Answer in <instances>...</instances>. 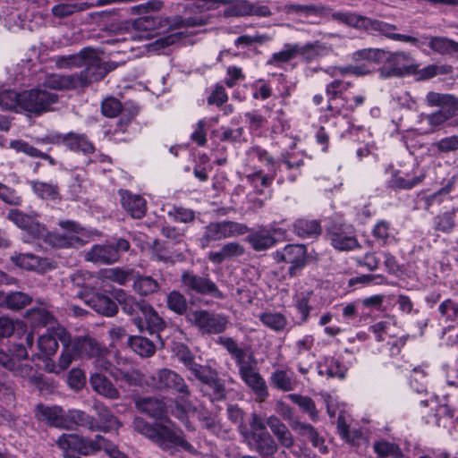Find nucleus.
Masks as SVG:
<instances>
[{"label":"nucleus","mask_w":458,"mask_h":458,"mask_svg":"<svg viewBox=\"0 0 458 458\" xmlns=\"http://www.w3.org/2000/svg\"><path fill=\"white\" fill-rule=\"evenodd\" d=\"M247 232H249V227L242 223L229 220L211 222L204 227L198 242L201 249H207L212 242L243 235Z\"/></svg>","instance_id":"f257e3e1"},{"label":"nucleus","mask_w":458,"mask_h":458,"mask_svg":"<svg viewBox=\"0 0 458 458\" xmlns=\"http://www.w3.org/2000/svg\"><path fill=\"white\" fill-rule=\"evenodd\" d=\"M72 349L80 357L94 359V365L100 371H108L111 363L106 360L108 350L91 336H78L72 341Z\"/></svg>","instance_id":"f03ea898"},{"label":"nucleus","mask_w":458,"mask_h":458,"mask_svg":"<svg viewBox=\"0 0 458 458\" xmlns=\"http://www.w3.org/2000/svg\"><path fill=\"white\" fill-rule=\"evenodd\" d=\"M84 69L77 73L79 88L88 86L94 81L103 80L106 74L115 68L113 63H106L101 60L98 53L93 49L87 50Z\"/></svg>","instance_id":"7ed1b4c3"},{"label":"nucleus","mask_w":458,"mask_h":458,"mask_svg":"<svg viewBox=\"0 0 458 458\" xmlns=\"http://www.w3.org/2000/svg\"><path fill=\"white\" fill-rule=\"evenodd\" d=\"M130 242L123 239H116L114 243L95 244L84 255L85 260L96 264H112L119 260L120 253L128 251Z\"/></svg>","instance_id":"20e7f679"},{"label":"nucleus","mask_w":458,"mask_h":458,"mask_svg":"<svg viewBox=\"0 0 458 458\" xmlns=\"http://www.w3.org/2000/svg\"><path fill=\"white\" fill-rule=\"evenodd\" d=\"M201 383L200 391L211 402L222 401L226 397L225 386L216 369L204 365L194 375Z\"/></svg>","instance_id":"39448f33"},{"label":"nucleus","mask_w":458,"mask_h":458,"mask_svg":"<svg viewBox=\"0 0 458 458\" xmlns=\"http://www.w3.org/2000/svg\"><path fill=\"white\" fill-rule=\"evenodd\" d=\"M181 283L182 288L187 293H197L200 295L211 296L215 299L222 300L224 293L218 289L215 282L208 276H201L193 271L185 270L182 273Z\"/></svg>","instance_id":"423d86ee"},{"label":"nucleus","mask_w":458,"mask_h":458,"mask_svg":"<svg viewBox=\"0 0 458 458\" xmlns=\"http://www.w3.org/2000/svg\"><path fill=\"white\" fill-rule=\"evenodd\" d=\"M152 441L165 451L181 447L182 450L192 454L198 453L193 445L185 439L181 430H176L163 423H157L155 437H153Z\"/></svg>","instance_id":"0eeeda50"},{"label":"nucleus","mask_w":458,"mask_h":458,"mask_svg":"<svg viewBox=\"0 0 458 458\" xmlns=\"http://www.w3.org/2000/svg\"><path fill=\"white\" fill-rule=\"evenodd\" d=\"M101 443H104V437L101 435L89 438L77 434H63L56 441L61 449L75 451L82 455H89L101 450Z\"/></svg>","instance_id":"6e6552de"},{"label":"nucleus","mask_w":458,"mask_h":458,"mask_svg":"<svg viewBox=\"0 0 458 458\" xmlns=\"http://www.w3.org/2000/svg\"><path fill=\"white\" fill-rule=\"evenodd\" d=\"M188 317L190 321L197 327L202 334H221L225 331L228 325V320L225 316L211 313L204 310L191 311Z\"/></svg>","instance_id":"1a4fd4ad"},{"label":"nucleus","mask_w":458,"mask_h":458,"mask_svg":"<svg viewBox=\"0 0 458 458\" xmlns=\"http://www.w3.org/2000/svg\"><path fill=\"white\" fill-rule=\"evenodd\" d=\"M327 238L339 251H349L360 247L355 230L350 225L332 224L327 229Z\"/></svg>","instance_id":"9d476101"},{"label":"nucleus","mask_w":458,"mask_h":458,"mask_svg":"<svg viewBox=\"0 0 458 458\" xmlns=\"http://www.w3.org/2000/svg\"><path fill=\"white\" fill-rule=\"evenodd\" d=\"M58 96L45 89H30L21 92V109L30 114H40L50 109Z\"/></svg>","instance_id":"9b49d317"},{"label":"nucleus","mask_w":458,"mask_h":458,"mask_svg":"<svg viewBox=\"0 0 458 458\" xmlns=\"http://www.w3.org/2000/svg\"><path fill=\"white\" fill-rule=\"evenodd\" d=\"M363 30L386 37L391 40L408 42L413 46H419L424 42L416 37L397 33V27L394 24L388 23L380 20L366 17Z\"/></svg>","instance_id":"f8f14e48"},{"label":"nucleus","mask_w":458,"mask_h":458,"mask_svg":"<svg viewBox=\"0 0 458 458\" xmlns=\"http://www.w3.org/2000/svg\"><path fill=\"white\" fill-rule=\"evenodd\" d=\"M275 259L291 264L288 273L292 277L296 276L307 263V248L303 244H288L275 252Z\"/></svg>","instance_id":"ddd939ff"},{"label":"nucleus","mask_w":458,"mask_h":458,"mask_svg":"<svg viewBox=\"0 0 458 458\" xmlns=\"http://www.w3.org/2000/svg\"><path fill=\"white\" fill-rule=\"evenodd\" d=\"M153 380L156 381V387L159 390H173L184 396H191V394L184 378L170 369H159L156 377H153Z\"/></svg>","instance_id":"4468645a"},{"label":"nucleus","mask_w":458,"mask_h":458,"mask_svg":"<svg viewBox=\"0 0 458 458\" xmlns=\"http://www.w3.org/2000/svg\"><path fill=\"white\" fill-rule=\"evenodd\" d=\"M7 218L33 238L44 237L47 233L45 225L38 222L36 217L32 215L24 214L19 209H11L8 212Z\"/></svg>","instance_id":"2eb2a0df"},{"label":"nucleus","mask_w":458,"mask_h":458,"mask_svg":"<svg viewBox=\"0 0 458 458\" xmlns=\"http://www.w3.org/2000/svg\"><path fill=\"white\" fill-rule=\"evenodd\" d=\"M244 441L261 458H273L278 451V444L268 431H263L260 434L253 433L246 437Z\"/></svg>","instance_id":"dca6fc26"},{"label":"nucleus","mask_w":458,"mask_h":458,"mask_svg":"<svg viewBox=\"0 0 458 458\" xmlns=\"http://www.w3.org/2000/svg\"><path fill=\"white\" fill-rule=\"evenodd\" d=\"M59 225L64 230L63 234L55 236V244L60 248L75 247L82 244L81 234L84 229L74 221H60Z\"/></svg>","instance_id":"f3484780"},{"label":"nucleus","mask_w":458,"mask_h":458,"mask_svg":"<svg viewBox=\"0 0 458 458\" xmlns=\"http://www.w3.org/2000/svg\"><path fill=\"white\" fill-rule=\"evenodd\" d=\"M385 59L387 64L380 69L382 78L402 76L405 71V63L410 60V55L405 52L386 53Z\"/></svg>","instance_id":"a211bd4d"},{"label":"nucleus","mask_w":458,"mask_h":458,"mask_svg":"<svg viewBox=\"0 0 458 458\" xmlns=\"http://www.w3.org/2000/svg\"><path fill=\"white\" fill-rule=\"evenodd\" d=\"M267 425L277 440L278 446L291 449L295 444V439L288 427L276 415L267 418Z\"/></svg>","instance_id":"6ab92c4d"},{"label":"nucleus","mask_w":458,"mask_h":458,"mask_svg":"<svg viewBox=\"0 0 458 458\" xmlns=\"http://www.w3.org/2000/svg\"><path fill=\"white\" fill-rule=\"evenodd\" d=\"M121 204L132 218H141L147 211V203L140 195L132 194L127 190H120Z\"/></svg>","instance_id":"aec40b11"},{"label":"nucleus","mask_w":458,"mask_h":458,"mask_svg":"<svg viewBox=\"0 0 458 458\" xmlns=\"http://www.w3.org/2000/svg\"><path fill=\"white\" fill-rule=\"evenodd\" d=\"M240 377L253 391L258 402H264L267 398V386L261 375L256 370V367L241 373Z\"/></svg>","instance_id":"412c9836"},{"label":"nucleus","mask_w":458,"mask_h":458,"mask_svg":"<svg viewBox=\"0 0 458 458\" xmlns=\"http://www.w3.org/2000/svg\"><path fill=\"white\" fill-rule=\"evenodd\" d=\"M118 301L123 312L131 318L133 324L137 327H142V318L145 308L148 304L145 300H136L134 296L128 295L119 298Z\"/></svg>","instance_id":"4be33fe9"},{"label":"nucleus","mask_w":458,"mask_h":458,"mask_svg":"<svg viewBox=\"0 0 458 458\" xmlns=\"http://www.w3.org/2000/svg\"><path fill=\"white\" fill-rule=\"evenodd\" d=\"M94 408L99 419V422L95 419L94 424L97 428H94V431L106 433L111 430H117L122 426V422L107 406L97 403Z\"/></svg>","instance_id":"5701e85b"},{"label":"nucleus","mask_w":458,"mask_h":458,"mask_svg":"<svg viewBox=\"0 0 458 458\" xmlns=\"http://www.w3.org/2000/svg\"><path fill=\"white\" fill-rule=\"evenodd\" d=\"M136 408L151 418L161 419L167 411L164 399L157 397H139L135 400Z\"/></svg>","instance_id":"b1692460"},{"label":"nucleus","mask_w":458,"mask_h":458,"mask_svg":"<svg viewBox=\"0 0 458 458\" xmlns=\"http://www.w3.org/2000/svg\"><path fill=\"white\" fill-rule=\"evenodd\" d=\"M85 302L96 312L106 317H113L118 311L115 301L103 293H94Z\"/></svg>","instance_id":"393cba45"},{"label":"nucleus","mask_w":458,"mask_h":458,"mask_svg":"<svg viewBox=\"0 0 458 458\" xmlns=\"http://www.w3.org/2000/svg\"><path fill=\"white\" fill-rule=\"evenodd\" d=\"M420 39L424 43L417 46L418 47L428 44L432 51L440 55L458 54V43L447 38L423 36Z\"/></svg>","instance_id":"a878e982"},{"label":"nucleus","mask_w":458,"mask_h":458,"mask_svg":"<svg viewBox=\"0 0 458 458\" xmlns=\"http://www.w3.org/2000/svg\"><path fill=\"white\" fill-rule=\"evenodd\" d=\"M346 372V366L335 357H324L318 364V375L326 376L327 377L344 379Z\"/></svg>","instance_id":"bb28decb"},{"label":"nucleus","mask_w":458,"mask_h":458,"mask_svg":"<svg viewBox=\"0 0 458 458\" xmlns=\"http://www.w3.org/2000/svg\"><path fill=\"white\" fill-rule=\"evenodd\" d=\"M425 178V174L420 172L419 174L411 175L409 173L396 170L393 173L388 182L390 187L401 190H410L420 184Z\"/></svg>","instance_id":"cd10ccee"},{"label":"nucleus","mask_w":458,"mask_h":458,"mask_svg":"<svg viewBox=\"0 0 458 458\" xmlns=\"http://www.w3.org/2000/svg\"><path fill=\"white\" fill-rule=\"evenodd\" d=\"M89 383L95 392L106 398L118 399L120 397L118 389L108 378L99 373L92 374Z\"/></svg>","instance_id":"c85d7f7f"},{"label":"nucleus","mask_w":458,"mask_h":458,"mask_svg":"<svg viewBox=\"0 0 458 458\" xmlns=\"http://www.w3.org/2000/svg\"><path fill=\"white\" fill-rule=\"evenodd\" d=\"M11 260L21 268L35 271L45 270L48 265L47 259L33 254L14 253L11 256Z\"/></svg>","instance_id":"c756f323"},{"label":"nucleus","mask_w":458,"mask_h":458,"mask_svg":"<svg viewBox=\"0 0 458 458\" xmlns=\"http://www.w3.org/2000/svg\"><path fill=\"white\" fill-rule=\"evenodd\" d=\"M248 233H250L246 237V241L256 251L266 250L273 247L276 242L275 237L265 229L252 231L249 228Z\"/></svg>","instance_id":"7c9ffc66"},{"label":"nucleus","mask_w":458,"mask_h":458,"mask_svg":"<svg viewBox=\"0 0 458 458\" xmlns=\"http://www.w3.org/2000/svg\"><path fill=\"white\" fill-rule=\"evenodd\" d=\"M31 301V296L22 292L0 293V304L12 310H20Z\"/></svg>","instance_id":"2f4dec72"},{"label":"nucleus","mask_w":458,"mask_h":458,"mask_svg":"<svg viewBox=\"0 0 458 458\" xmlns=\"http://www.w3.org/2000/svg\"><path fill=\"white\" fill-rule=\"evenodd\" d=\"M142 318V327H138L140 332L145 329L148 330L150 334L158 333L165 327L164 319L157 314L154 308L148 303L145 308Z\"/></svg>","instance_id":"473e14b6"},{"label":"nucleus","mask_w":458,"mask_h":458,"mask_svg":"<svg viewBox=\"0 0 458 458\" xmlns=\"http://www.w3.org/2000/svg\"><path fill=\"white\" fill-rule=\"evenodd\" d=\"M189 398L190 396L181 394L180 397L174 399V404L170 405V413L185 424L187 428H189L188 415L196 410Z\"/></svg>","instance_id":"72a5a7b5"},{"label":"nucleus","mask_w":458,"mask_h":458,"mask_svg":"<svg viewBox=\"0 0 458 458\" xmlns=\"http://www.w3.org/2000/svg\"><path fill=\"white\" fill-rule=\"evenodd\" d=\"M77 73L73 74H51L47 76L44 81L47 88L53 89H71L79 88Z\"/></svg>","instance_id":"f704fd0d"},{"label":"nucleus","mask_w":458,"mask_h":458,"mask_svg":"<svg viewBox=\"0 0 458 458\" xmlns=\"http://www.w3.org/2000/svg\"><path fill=\"white\" fill-rule=\"evenodd\" d=\"M0 365L13 372L14 376L21 377H29L32 371L30 365L19 363L12 355L3 349H0Z\"/></svg>","instance_id":"c9c22d12"},{"label":"nucleus","mask_w":458,"mask_h":458,"mask_svg":"<svg viewBox=\"0 0 458 458\" xmlns=\"http://www.w3.org/2000/svg\"><path fill=\"white\" fill-rule=\"evenodd\" d=\"M371 234L381 246L389 245L395 242L394 230L386 220H379L373 226Z\"/></svg>","instance_id":"e433bc0d"},{"label":"nucleus","mask_w":458,"mask_h":458,"mask_svg":"<svg viewBox=\"0 0 458 458\" xmlns=\"http://www.w3.org/2000/svg\"><path fill=\"white\" fill-rule=\"evenodd\" d=\"M313 295L312 291H303L296 293L293 296V305L300 315V321L298 324H304L308 322L310 311L312 310L310 301Z\"/></svg>","instance_id":"4c0bfd02"},{"label":"nucleus","mask_w":458,"mask_h":458,"mask_svg":"<svg viewBox=\"0 0 458 458\" xmlns=\"http://www.w3.org/2000/svg\"><path fill=\"white\" fill-rule=\"evenodd\" d=\"M272 387L283 391L291 392L296 387V381L284 369H276L269 377Z\"/></svg>","instance_id":"58836bf2"},{"label":"nucleus","mask_w":458,"mask_h":458,"mask_svg":"<svg viewBox=\"0 0 458 458\" xmlns=\"http://www.w3.org/2000/svg\"><path fill=\"white\" fill-rule=\"evenodd\" d=\"M321 231L320 224L317 220L300 218L293 224V232L301 238L316 237Z\"/></svg>","instance_id":"ea45409f"},{"label":"nucleus","mask_w":458,"mask_h":458,"mask_svg":"<svg viewBox=\"0 0 458 458\" xmlns=\"http://www.w3.org/2000/svg\"><path fill=\"white\" fill-rule=\"evenodd\" d=\"M367 16H363L353 12H334L331 13V19L335 21L343 23L355 30H363Z\"/></svg>","instance_id":"a19ab883"},{"label":"nucleus","mask_w":458,"mask_h":458,"mask_svg":"<svg viewBox=\"0 0 458 458\" xmlns=\"http://www.w3.org/2000/svg\"><path fill=\"white\" fill-rule=\"evenodd\" d=\"M173 352L175 357L180 360L192 375H194L203 365L195 361V357L191 350L183 344H175Z\"/></svg>","instance_id":"79ce46f5"},{"label":"nucleus","mask_w":458,"mask_h":458,"mask_svg":"<svg viewBox=\"0 0 458 458\" xmlns=\"http://www.w3.org/2000/svg\"><path fill=\"white\" fill-rule=\"evenodd\" d=\"M295 48H298L296 56L301 55L306 59L311 60L316 56L329 52L332 50L331 46H327L318 40L310 42L304 45L293 44Z\"/></svg>","instance_id":"37998d69"},{"label":"nucleus","mask_w":458,"mask_h":458,"mask_svg":"<svg viewBox=\"0 0 458 458\" xmlns=\"http://www.w3.org/2000/svg\"><path fill=\"white\" fill-rule=\"evenodd\" d=\"M26 324L20 319L0 317V337H10L13 334L21 336L26 332Z\"/></svg>","instance_id":"c03bdc74"},{"label":"nucleus","mask_w":458,"mask_h":458,"mask_svg":"<svg viewBox=\"0 0 458 458\" xmlns=\"http://www.w3.org/2000/svg\"><path fill=\"white\" fill-rule=\"evenodd\" d=\"M88 47L83 48L78 54L68 55H58L54 58L55 66L59 69L80 68L85 64Z\"/></svg>","instance_id":"a18cd8bd"},{"label":"nucleus","mask_w":458,"mask_h":458,"mask_svg":"<svg viewBox=\"0 0 458 458\" xmlns=\"http://www.w3.org/2000/svg\"><path fill=\"white\" fill-rule=\"evenodd\" d=\"M258 317L265 327L275 332L284 331L288 323L286 317L280 312L266 311Z\"/></svg>","instance_id":"49530a36"},{"label":"nucleus","mask_w":458,"mask_h":458,"mask_svg":"<svg viewBox=\"0 0 458 458\" xmlns=\"http://www.w3.org/2000/svg\"><path fill=\"white\" fill-rule=\"evenodd\" d=\"M287 398L297 404L303 412L308 413L312 421L316 422L318 420V411L316 408L315 402L310 396L290 394L287 395Z\"/></svg>","instance_id":"de8ad7c7"},{"label":"nucleus","mask_w":458,"mask_h":458,"mask_svg":"<svg viewBox=\"0 0 458 458\" xmlns=\"http://www.w3.org/2000/svg\"><path fill=\"white\" fill-rule=\"evenodd\" d=\"M132 286L133 290L142 296L154 293L160 288L158 282L149 276H137Z\"/></svg>","instance_id":"09e8293b"},{"label":"nucleus","mask_w":458,"mask_h":458,"mask_svg":"<svg viewBox=\"0 0 458 458\" xmlns=\"http://www.w3.org/2000/svg\"><path fill=\"white\" fill-rule=\"evenodd\" d=\"M88 7L87 3H61L51 8V13L56 18L63 19L85 11Z\"/></svg>","instance_id":"8fccbe9b"},{"label":"nucleus","mask_w":458,"mask_h":458,"mask_svg":"<svg viewBox=\"0 0 458 458\" xmlns=\"http://www.w3.org/2000/svg\"><path fill=\"white\" fill-rule=\"evenodd\" d=\"M110 374L116 381L126 383L130 386H140L143 381L141 373L138 370H124L120 368L109 369Z\"/></svg>","instance_id":"3c124183"},{"label":"nucleus","mask_w":458,"mask_h":458,"mask_svg":"<svg viewBox=\"0 0 458 458\" xmlns=\"http://www.w3.org/2000/svg\"><path fill=\"white\" fill-rule=\"evenodd\" d=\"M68 414L70 417L71 429H74L77 427H84L90 431H94V428H97L94 424L95 418L87 414L83 411L75 409L68 410Z\"/></svg>","instance_id":"603ef678"},{"label":"nucleus","mask_w":458,"mask_h":458,"mask_svg":"<svg viewBox=\"0 0 458 458\" xmlns=\"http://www.w3.org/2000/svg\"><path fill=\"white\" fill-rule=\"evenodd\" d=\"M21 93L14 90H4L0 92V106L3 110L16 112L23 111L21 109Z\"/></svg>","instance_id":"864d4df0"},{"label":"nucleus","mask_w":458,"mask_h":458,"mask_svg":"<svg viewBox=\"0 0 458 458\" xmlns=\"http://www.w3.org/2000/svg\"><path fill=\"white\" fill-rule=\"evenodd\" d=\"M129 344L141 357H150L156 351L154 344L149 339L142 336H131Z\"/></svg>","instance_id":"5fc2aeb1"},{"label":"nucleus","mask_w":458,"mask_h":458,"mask_svg":"<svg viewBox=\"0 0 458 458\" xmlns=\"http://www.w3.org/2000/svg\"><path fill=\"white\" fill-rule=\"evenodd\" d=\"M297 51L298 48H295L293 44H284V49L274 53L267 64L268 65L280 67L283 64H286L295 58Z\"/></svg>","instance_id":"6e6d98bb"},{"label":"nucleus","mask_w":458,"mask_h":458,"mask_svg":"<svg viewBox=\"0 0 458 458\" xmlns=\"http://www.w3.org/2000/svg\"><path fill=\"white\" fill-rule=\"evenodd\" d=\"M386 52L381 48H364L352 53V59L355 62L369 61L380 63L385 60Z\"/></svg>","instance_id":"4d7b16f0"},{"label":"nucleus","mask_w":458,"mask_h":458,"mask_svg":"<svg viewBox=\"0 0 458 458\" xmlns=\"http://www.w3.org/2000/svg\"><path fill=\"white\" fill-rule=\"evenodd\" d=\"M59 406H46L43 404H38L36 407V417L38 420L47 422L51 427H56V423L58 420V416L60 414Z\"/></svg>","instance_id":"13d9d810"},{"label":"nucleus","mask_w":458,"mask_h":458,"mask_svg":"<svg viewBox=\"0 0 458 458\" xmlns=\"http://www.w3.org/2000/svg\"><path fill=\"white\" fill-rule=\"evenodd\" d=\"M34 193L44 199H55L59 197V189L56 185L42 182H30Z\"/></svg>","instance_id":"bf43d9fd"},{"label":"nucleus","mask_w":458,"mask_h":458,"mask_svg":"<svg viewBox=\"0 0 458 458\" xmlns=\"http://www.w3.org/2000/svg\"><path fill=\"white\" fill-rule=\"evenodd\" d=\"M455 184V177H452L447 183L442 187L439 191H436L435 193L428 195L424 198V208L426 210H428L433 205L437 204L440 205L443 200L444 197L447 196L451 191L453 190L454 186Z\"/></svg>","instance_id":"052dcab7"},{"label":"nucleus","mask_w":458,"mask_h":458,"mask_svg":"<svg viewBox=\"0 0 458 458\" xmlns=\"http://www.w3.org/2000/svg\"><path fill=\"white\" fill-rule=\"evenodd\" d=\"M238 369H239V374L256 367L257 361L254 357V354L252 352L249 351L248 349H242L240 352H237L235 355L232 357Z\"/></svg>","instance_id":"680f3d73"},{"label":"nucleus","mask_w":458,"mask_h":458,"mask_svg":"<svg viewBox=\"0 0 458 458\" xmlns=\"http://www.w3.org/2000/svg\"><path fill=\"white\" fill-rule=\"evenodd\" d=\"M44 140H47L48 143H86L88 141L84 134H77L74 132L66 134L51 132Z\"/></svg>","instance_id":"e2e57ef3"},{"label":"nucleus","mask_w":458,"mask_h":458,"mask_svg":"<svg viewBox=\"0 0 458 458\" xmlns=\"http://www.w3.org/2000/svg\"><path fill=\"white\" fill-rule=\"evenodd\" d=\"M440 318L445 321H454L458 318V301L447 298L438 306Z\"/></svg>","instance_id":"0e129e2a"},{"label":"nucleus","mask_w":458,"mask_h":458,"mask_svg":"<svg viewBox=\"0 0 458 458\" xmlns=\"http://www.w3.org/2000/svg\"><path fill=\"white\" fill-rule=\"evenodd\" d=\"M352 83L350 81H344L341 80H335L326 86V95L328 100H337L341 99L344 101V98L343 97L344 90H346Z\"/></svg>","instance_id":"69168bd1"},{"label":"nucleus","mask_w":458,"mask_h":458,"mask_svg":"<svg viewBox=\"0 0 458 458\" xmlns=\"http://www.w3.org/2000/svg\"><path fill=\"white\" fill-rule=\"evenodd\" d=\"M166 304L169 310L182 315L187 310L185 296L178 291H172L166 297Z\"/></svg>","instance_id":"338daca9"},{"label":"nucleus","mask_w":458,"mask_h":458,"mask_svg":"<svg viewBox=\"0 0 458 458\" xmlns=\"http://www.w3.org/2000/svg\"><path fill=\"white\" fill-rule=\"evenodd\" d=\"M58 346V342L55 341V335H51L50 333L42 335L38 339V348L42 356L54 355L56 352Z\"/></svg>","instance_id":"774afa93"}]
</instances>
